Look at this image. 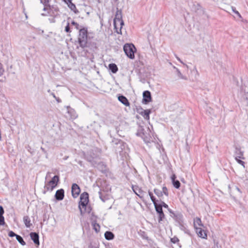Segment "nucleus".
Masks as SVG:
<instances>
[{"instance_id": "nucleus-30", "label": "nucleus", "mask_w": 248, "mask_h": 248, "mask_svg": "<svg viewBox=\"0 0 248 248\" xmlns=\"http://www.w3.org/2000/svg\"><path fill=\"white\" fill-rule=\"evenodd\" d=\"M51 0H40V2L42 3L44 6L48 5L49 7V10L51 9V6L49 4V2Z\"/></svg>"}, {"instance_id": "nucleus-3", "label": "nucleus", "mask_w": 248, "mask_h": 248, "mask_svg": "<svg viewBox=\"0 0 248 248\" xmlns=\"http://www.w3.org/2000/svg\"><path fill=\"white\" fill-rule=\"evenodd\" d=\"M124 51L129 58L131 59L135 58L134 54L136 51V48L132 44H125L124 46Z\"/></svg>"}, {"instance_id": "nucleus-18", "label": "nucleus", "mask_w": 248, "mask_h": 248, "mask_svg": "<svg viewBox=\"0 0 248 248\" xmlns=\"http://www.w3.org/2000/svg\"><path fill=\"white\" fill-rule=\"evenodd\" d=\"M132 189L134 193L138 196L140 198H141L142 195H141L143 191L137 186H132Z\"/></svg>"}, {"instance_id": "nucleus-42", "label": "nucleus", "mask_w": 248, "mask_h": 248, "mask_svg": "<svg viewBox=\"0 0 248 248\" xmlns=\"http://www.w3.org/2000/svg\"><path fill=\"white\" fill-rule=\"evenodd\" d=\"M8 235L10 237H14V236L16 237V235H17V234H16L14 232L11 231L9 232Z\"/></svg>"}, {"instance_id": "nucleus-19", "label": "nucleus", "mask_w": 248, "mask_h": 248, "mask_svg": "<svg viewBox=\"0 0 248 248\" xmlns=\"http://www.w3.org/2000/svg\"><path fill=\"white\" fill-rule=\"evenodd\" d=\"M171 180L172 182L173 186L174 187L178 189L180 186V183L178 180H175L176 176L174 174H173L171 177Z\"/></svg>"}, {"instance_id": "nucleus-28", "label": "nucleus", "mask_w": 248, "mask_h": 248, "mask_svg": "<svg viewBox=\"0 0 248 248\" xmlns=\"http://www.w3.org/2000/svg\"><path fill=\"white\" fill-rule=\"evenodd\" d=\"M16 239L21 245L25 246L26 245L25 242L21 236L19 235H16Z\"/></svg>"}, {"instance_id": "nucleus-21", "label": "nucleus", "mask_w": 248, "mask_h": 248, "mask_svg": "<svg viewBox=\"0 0 248 248\" xmlns=\"http://www.w3.org/2000/svg\"><path fill=\"white\" fill-rule=\"evenodd\" d=\"M235 159L237 158H242L243 155V153L242 152L240 148L236 147L235 150Z\"/></svg>"}, {"instance_id": "nucleus-29", "label": "nucleus", "mask_w": 248, "mask_h": 248, "mask_svg": "<svg viewBox=\"0 0 248 248\" xmlns=\"http://www.w3.org/2000/svg\"><path fill=\"white\" fill-rule=\"evenodd\" d=\"M154 191L155 194L159 198H161L163 195L162 191L158 189L155 188Z\"/></svg>"}, {"instance_id": "nucleus-52", "label": "nucleus", "mask_w": 248, "mask_h": 248, "mask_svg": "<svg viewBox=\"0 0 248 248\" xmlns=\"http://www.w3.org/2000/svg\"><path fill=\"white\" fill-rule=\"evenodd\" d=\"M65 3H67L70 0H62Z\"/></svg>"}, {"instance_id": "nucleus-35", "label": "nucleus", "mask_w": 248, "mask_h": 248, "mask_svg": "<svg viewBox=\"0 0 248 248\" xmlns=\"http://www.w3.org/2000/svg\"><path fill=\"white\" fill-rule=\"evenodd\" d=\"M89 248H99V245L96 243H91L89 246Z\"/></svg>"}, {"instance_id": "nucleus-44", "label": "nucleus", "mask_w": 248, "mask_h": 248, "mask_svg": "<svg viewBox=\"0 0 248 248\" xmlns=\"http://www.w3.org/2000/svg\"><path fill=\"white\" fill-rule=\"evenodd\" d=\"M99 198L100 199H101V200L103 202H105V201H106V199L103 198L102 196V193L101 191L99 192Z\"/></svg>"}, {"instance_id": "nucleus-46", "label": "nucleus", "mask_w": 248, "mask_h": 248, "mask_svg": "<svg viewBox=\"0 0 248 248\" xmlns=\"http://www.w3.org/2000/svg\"><path fill=\"white\" fill-rule=\"evenodd\" d=\"M171 241L172 243H175L176 242L178 241V239L176 237H174L171 239Z\"/></svg>"}, {"instance_id": "nucleus-54", "label": "nucleus", "mask_w": 248, "mask_h": 248, "mask_svg": "<svg viewBox=\"0 0 248 248\" xmlns=\"http://www.w3.org/2000/svg\"><path fill=\"white\" fill-rule=\"evenodd\" d=\"M137 135H140V133L139 132L137 134Z\"/></svg>"}, {"instance_id": "nucleus-57", "label": "nucleus", "mask_w": 248, "mask_h": 248, "mask_svg": "<svg viewBox=\"0 0 248 248\" xmlns=\"http://www.w3.org/2000/svg\"><path fill=\"white\" fill-rule=\"evenodd\" d=\"M143 129L142 128H140V130L142 131L143 130Z\"/></svg>"}, {"instance_id": "nucleus-37", "label": "nucleus", "mask_w": 248, "mask_h": 248, "mask_svg": "<svg viewBox=\"0 0 248 248\" xmlns=\"http://www.w3.org/2000/svg\"><path fill=\"white\" fill-rule=\"evenodd\" d=\"M231 9L233 13H234L235 14H236L240 18H241V16L240 14V13L236 10L235 8L234 7H232Z\"/></svg>"}, {"instance_id": "nucleus-51", "label": "nucleus", "mask_w": 248, "mask_h": 248, "mask_svg": "<svg viewBox=\"0 0 248 248\" xmlns=\"http://www.w3.org/2000/svg\"><path fill=\"white\" fill-rule=\"evenodd\" d=\"M56 100L58 102H60L61 101V100L59 98H56Z\"/></svg>"}, {"instance_id": "nucleus-23", "label": "nucleus", "mask_w": 248, "mask_h": 248, "mask_svg": "<svg viewBox=\"0 0 248 248\" xmlns=\"http://www.w3.org/2000/svg\"><path fill=\"white\" fill-rule=\"evenodd\" d=\"M104 235L106 239L108 240H112L114 237V234L110 231H107Z\"/></svg>"}, {"instance_id": "nucleus-27", "label": "nucleus", "mask_w": 248, "mask_h": 248, "mask_svg": "<svg viewBox=\"0 0 248 248\" xmlns=\"http://www.w3.org/2000/svg\"><path fill=\"white\" fill-rule=\"evenodd\" d=\"M150 112H151V111L149 109H146V110H144L142 115L145 119H146V120L149 119V118H150L149 114H150Z\"/></svg>"}, {"instance_id": "nucleus-22", "label": "nucleus", "mask_w": 248, "mask_h": 248, "mask_svg": "<svg viewBox=\"0 0 248 248\" xmlns=\"http://www.w3.org/2000/svg\"><path fill=\"white\" fill-rule=\"evenodd\" d=\"M23 221H24V223L25 226L27 228H30L31 226V225H32V224L31 223L30 218L28 216L24 217H23Z\"/></svg>"}, {"instance_id": "nucleus-1", "label": "nucleus", "mask_w": 248, "mask_h": 248, "mask_svg": "<svg viewBox=\"0 0 248 248\" xmlns=\"http://www.w3.org/2000/svg\"><path fill=\"white\" fill-rule=\"evenodd\" d=\"M78 43L79 46L82 48L90 47V45L88 43L87 28L83 27L82 29H80L78 36Z\"/></svg>"}, {"instance_id": "nucleus-36", "label": "nucleus", "mask_w": 248, "mask_h": 248, "mask_svg": "<svg viewBox=\"0 0 248 248\" xmlns=\"http://www.w3.org/2000/svg\"><path fill=\"white\" fill-rule=\"evenodd\" d=\"M64 31L66 32H71V30H70V23L69 22H67V25L66 26V27H65V30Z\"/></svg>"}, {"instance_id": "nucleus-45", "label": "nucleus", "mask_w": 248, "mask_h": 248, "mask_svg": "<svg viewBox=\"0 0 248 248\" xmlns=\"http://www.w3.org/2000/svg\"><path fill=\"white\" fill-rule=\"evenodd\" d=\"M3 71L4 70L2 68V65L0 63V76L2 75Z\"/></svg>"}, {"instance_id": "nucleus-38", "label": "nucleus", "mask_w": 248, "mask_h": 248, "mask_svg": "<svg viewBox=\"0 0 248 248\" xmlns=\"http://www.w3.org/2000/svg\"><path fill=\"white\" fill-rule=\"evenodd\" d=\"M157 205H160L161 206V208H162V207H164L165 208H169L168 205L163 201H161L160 203H157Z\"/></svg>"}, {"instance_id": "nucleus-7", "label": "nucleus", "mask_w": 248, "mask_h": 248, "mask_svg": "<svg viewBox=\"0 0 248 248\" xmlns=\"http://www.w3.org/2000/svg\"><path fill=\"white\" fill-rule=\"evenodd\" d=\"M155 208L156 212L158 214V222L161 223L165 218V215L160 205L155 204Z\"/></svg>"}, {"instance_id": "nucleus-11", "label": "nucleus", "mask_w": 248, "mask_h": 248, "mask_svg": "<svg viewBox=\"0 0 248 248\" xmlns=\"http://www.w3.org/2000/svg\"><path fill=\"white\" fill-rule=\"evenodd\" d=\"M30 237L31 238V239L33 241L35 245H39L40 242H39V234L37 232H31L30 234Z\"/></svg>"}, {"instance_id": "nucleus-43", "label": "nucleus", "mask_w": 248, "mask_h": 248, "mask_svg": "<svg viewBox=\"0 0 248 248\" xmlns=\"http://www.w3.org/2000/svg\"><path fill=\"white\" fill-rule=\"evenodd\" d=\"M4 210L1 205H0V216H3Z\"/></svg>"}, {"instance_id": "nucleus-39", "label": "nucleus", "mask_w": 248, "mask_h": 248, "mask_svg": "<svg viewBox=\"0 0 248 248\" xmlns=\"http://www.w3.org/2000/svg\"><path fill=\"white\" fill-rule=\"evenodd\" d=\"M4 224L5 221L3 216H0V225H4Z\"/></svg>"}, {"instance_id": "nucleus-2", "label": "nucleus", "mask_w": 248, "mask_h": 248, "mask_svg": "<svg viewBox=\"0 0 248 248\" xmlns=\"http://www.w3.org/2000/svg\"><path fill=\"white\" fill-rule=\"evenodd\" d=\"M89 202V194L87 192H84L82 193L80 196V201L78 204V208L80 210V214L83 215L84 212L82 208H85L86 210V206Z\"/></svg>"}, {"instance_id": "nucleus-17", "label": "nucleus", "mask_w": 248, "mask_h": 248, "mask_svg": "<svg viewBox=\"0 0 248 248\" xmlns=\"http://www.w3.org/2000/svg\"><path fill=\"white\" fill-rule=\"evenodd\" d=\"M66 4L71 11H73L76 14L78 13V11L77 9L75 4L73 3L71 0L68 1Z\"/></svg>"}, {"instance_id": "nucleus-13", "label": "nucleus", "mask_w": 248, "mask_h": 248, "mask_svg": "<svg viewBox=\"0 0 248 248\" xmlns=\"http://www.w3.org/2000/svg\"><path fill=\"white\" fill-rule=\"evenodd\" d=\"M67 112L69 114L70 118L75 119L78 117V115L75 110L70 106H66Z\"/></svg>"}, {"instance_id": "nucleus-16", "label": "nucleus", "mask_w": 248, "mask_h": 248, "mask_svg": "<svg viewBox=\"0 0 248 248\" xmlns=\"http://www.w3.org/2000/svg\"><path fill=\"white\" fill-rule=\"evenodd\" d=\"M53 9H54V10L55 11H58V8L54 7L53 6H51V10H49V7H48V5L44 6V8L43 9V10L45 11H47V14L42 13L41 14V15L43 16H47V15H51V12Z\"/></svg>"}, {"instance_id": "nucleus-34", "label": "nucleus", "mask_w": 248, "mask_h": 248, "mask_svg": "<svg viewBox=\"0 0 248 248\" xmlns=\"http://www.w3.org/2000/svg\"><path fill=\"white\" fill-rule=\"evenodd\" d=\"M71 24L73 25H74L75 26V28L77 29V30H80V29H82V28H81V26H80L79 25V24L78 23H77V22H76L75 21H72L71 22Z\"/></svg>"}, {"instance_id": "nucleus-41", "label": "nucleus", "mask_w": 248, "mask_h": 248, "mask_svg": "<svg viewBox=\"0 0 248 248\" xmlns=\"http://www.w3.org/2000/svg\"><path fill=\"white\" fill-rule=\"evenodd\" d=\"M122 26H120V28H117L116 27V29H115L114 28V29H115L116 30V32L118 33V34H122V31H121V29H122Z\"/></svg>"}, {"instance_id": "nucleus-33", "label": "nucleus", "mask_w": 248, "mask_h": 248, "mask_svg": "<svg viewBox=\"0 0 248 248\" xmlns=\"http://www.w3.org/2000/svg\"><path fill=\"white\" fill-rule=\"evenodd\" d=\"M93 229L95 230L96 232H98L99 231L100 226L98 224L96 223H93Z\"/></svg>"}, {"instance_id": "nucleus-10", "label": "nucleus", "mask_w": 248, "mask_h": 248, "mask_svg": "<svg viewBox=\"0 0 248 248\" xmlns=\"http://www.w3.org/2000/svg\"><path fill=\"white\" fill-rule=\"evenodd\" d=\"M192 10L200 15H203L204 13L203 9L197 3L193 4Z\"/></svg>"}, {"instance_id": "nucleus-20", "label": "nucleus", "mask_w": 248, "mask_h": 248, "mask_svg": "<svg viewBox=\"0 0 248 248\" xmlns=\"http://www.w3.org/2000/svg\"><path fill=\"white\" fill-rule=\"evenodd\" d=\"M108 68L113 74L116 73L118 70V68L116 64L113 63L109 64Z\"/></svg>"}, {"instance_id": "nucleus-5", "label": "nucleus", "mask_w": 248, "mask_h": 248, "mask_svg": "<svg viewBox=\"0 0 248 248\" xmlns=\"http://www.w3.org/2000/svg\"><path fill=\"white\" fill-rule=\"evenodd\" d=\"M117 23H120V25L121 26H123L124 25V22L122 19V11L118 10V8L113 22L114 26L115 29H116V24Z\"/></svg>"}, {"instance_id": "nucleus-53", "label": "nucleus", "mask_w": 248, "mask_h": 248, "mask_svg": "<svg viewBox=\"0 0 248 248\" xmlns=\"http://www.w3.org/2000/svg\"><path fill=\"white\" fill-rule=\"evenodd\" d=\"M179 219L181 220V219L182 218V215H179Z\"/></svg>"}, {"instance_id": "nucleus-32", "label": "nucleus", "mask_w": 248, "mask_h": 248, "mask_svg": "<svg viewBox=\"0 0 248 248\" xmlns=\"http://www.w3.org/2000/svg\"><path fill=\"white\" fill-rule=\"evenodd\" d=\"M162 194L163 195L164 194L166 197H168L169 193L168 191V189L166 186H163L162 187Z\"/></svg>"}, {"instance_id": "nucleus-56", "label": "nucleus", "mask_w": 248, "mask_h": 248, "mask_svg": "<svg viewBox=\"0 0 248 248\" xmlns=\"http://www.w3.org/2000/svg\"><path fill=\"white\" fill-rule=\"evenodd\" d=\"M247 107H248V101L247 102Z\"/></svg>"}, {"instance_id": "nucleus-24", "label": "nucleus", "mask_w": 248, "mask_h": 248, "mask_svg": "<svg viewBox=\"0 0 248 248\" xmlns=\"http://www.w3.org/2000/svg\"><path fill=\"white\" fill-rule=\"evenodd\" d=\"M194 225L195 229L196 228H198L197 226H203V224L202 223V221L200 218L196 217L195 218L194 220Z\"/></svg>"}, {"instance_id": "nucleus-12", "label": "nucleus", "mask_w": 248, "mask_h": 248, "mask_svg": "<svg viewBox=\"0 0 248 248\" xmlns=\"http://www.w3.org/2000/svg\"><path fill=\"white\" fill-rule=\"evenodd\" d=\"M64 196V191L63 189H60L56 191L55 195V199L58 201L63 200Z\"/></svg>"}, {"instance_id": "nucleus-31", "label": "nucleus", "mask_w": 248, "mask_h": 248, "mask_svg": "<svg viewBox=\"0 0 248 248\" xmlns=\"http://www.w3.org/2000/svg\"><path fill=\"white\" fill-rule=\"evenodd\" d=\"M148 194H149V195L150 196V198H151V200L152 202H153V203H154V205H155V204H157V203H156V200H155V197L154 196V195H153V193H152L151 191H148Z\"/></svg>"}, {"instance_id": "nucleus-15", "label": "nucleus", "mask_w": 248, "mask_h": 248, "mask_svg": "<svg viewBox=\"0 0 248 248\" xmlns=\"http://www.w3.org/2000/svg\"><path fill=\"white\" fill-rule=\"evenodd\" d=\"M118 100L125 106H129L130 103L126 97L123 95L118 96Z\"/></svg>"}, {"instance_id": "nucleus-47", "label": "nucleus", "mask_w": 248, "mask_h": 248, "mask_svg": "<svg viewBox=\"0 0 248 248\" xmlns=\"http://www.w3.org/2000/svg\"><path fill=\"white\" fill-rule=\"evenodd\" d=\"M236 160H237V162L238 163H239L240 164H241L242 165H244V161H242L240 159H238V158H237V159H236Z\"/></svg>"}, {"instance_id": "nucleus-6", "label": "nucleus", "mask_w": 248, "mask_h": 248, "mask_svg": "<svg viewBox=\"0 0 248 248\" xmlns=\"http://www.w3.org/2000/svg\"><path fill=\"white\" fill-rule=\"evenodd\" d=\"M99 156V153L96 149H92L89 151L85 155L86 159L89 162H92L93 160Z\"/></svg>"}, {"instance_id": "nucleus-49", "label": "nucleus", "mask_w": 248, "mask_h": 248, "mask_svg": "<svg viewBox=\"0 0 248 248\" xmlns=\"http://www.w3.org/2000/svg\"><path fill=\"white\" fill-rule=\"evenodd\" d=\"M176 58L180 62H181L182 63H183V62L180 60V59L179 57H176Z\"/></svg>"}, {"instance_id": "nucleus-48", "label": "nucleus", "mask_w": 248, "mask_h": 248, "mask_svg": "<svg viewBox=\"0 0 248 248\" xmlns=\"http://www.w3.org/2000/svg\"><path fill=\"white\" fill-rule=\"evenodd\" d=\"M92 49H93V50L96 49V44L95 43H93V45L92 46Z\"/></svg>"}, {"instance_id": "nucleus-58", "label": "nucleus", "mask_w": 248, "mask_h": 248, "mask_svg": "<svg viewBox=\"0 0 248 248\" xmlns=\"http://www.w3.org/2000/svg\"><path fill=\"white\" fill-rule=\"evenodd\" d=\"M41 149H42V150H44V149H43L42 147H41Z\"/></svg>"}, {"instance_id": "nucleus-55", "label": "nucleus", "mask_w": 248, "mask_h": 248, "mask_svg": "<svg viewBox=\"0 0 248 248\" xmlns=\"http://www.w3.org/2000/svg\"><path fill=\"white\" fill-rule=\"evenodd\" d=\"M50 92V90H48V92H49V93Z\"/></svg>"}, {"instance_id": "nucleus-50", "label": "nucleus", "mask_w": 248, "mask_h": 248, "mask_svg": "<svg viewBox=\"0 0 248 248\" xmlns=\"http://www.w3.org/2000/svg\"><path fill=\"white\" fill-rule=\"evenodd\" d=\"M51 94L52 95V96H53L54 98H55V99H56V98H57V97H56V96H55V94H54V93H51Z\"/></svg>"}, {"instance_id": "nucleus-9", "label": "nucleus", "mask_w": 248, "mask_h": 248, "mask_svg": "<svg viewBox=\"0 0 248 248\" xmlns=\"http://www.w3.org/2000/svg\"><path fill=\"white\" fill-rule=\"evenodd\" d=\"M152 97L151 93L148 91H145L143 93L142 103L147 104L151 101Z\"/></svg>"}, {"instance_id": "nucleus-4", "label": "nucleus", "mask_w": 248, "mask_h": 248, "mask_svg": "<svg viewBox=\"0 0 248 248\" xmlns=\"http://www.w3.org/2000/svg\"><path fill=\"white\" fill-rule=\"evenodd\" d=\"M59 181V177L58 175H55L50 181L46 183L44 188L47 191H52L57 186Z\"/></svg>"}, {"instance_id": "nucleus-8", "label": "nucleus", "mask_w": 248, "mask_h": 248, "mask_svg": "<svg viewBox=\"0 0 248 248\" xmlns=\"http://www.w3.org/2000/svg\"><path fill=\"white\" fill-rule=\"evenodd\" d=\"M71 192L73 198H76L78 197L80 192V189L79 186L75 183L73 184L71 187Z\"/></svg>"}, {"instance_id": "nucleus-25", "label": "nucleus", "mask_w": 248, "mask_h": 248, "mask_svg": "<svg viewBox=\"0 0 248 248\" xmlns=\"http://www.w3.org/2000/svg\"><path fill=\"white\" fill-rule=\"evenodd\" d=\"M174 68L176 70V74L177 75V76L181 79H184V80H186L187 79V77L185 76H184L182 74V73H181V72L180 71V70L177 68L176 67H175V66L174 67Z\"/></svg>"}, {"instance_id": "nucleus-40", "label": "nucleus", "mask_w": 248, "mask_h": 248, "mask_svg": "<svg viewBox=\"0 0 248 248\" xmlns=\"http://www.w3.org/2000/svg\"><path fill=\"white\" fill-rule=\"evenodd\" d=\"M84 209V210H83V212H84V214L85 213V212H87L88 213H90L91 211V208L90 206H87V205L86 206V210H85V208H83Z\"/></svg>"}, {"instance_id": "nucleus-26", "label": "nucleus", "mask_w": 248, "mask_h": 248, "mask_svg": "<svg viewBox=\"0 0 248 248\" xmlns=\"http://www.w3.org/2000/svg\"><path fill=\"white\" fill-rule=\"evenodd\" d=\"M139 235L143 239L149 240V237L146 232L144 231H142L140 230V231L138 232Z\"/></svg>"}, {"instance_id": "nucleus-14", "label": "nucleus", "mask_w": 248, "mask_h": 248, "mask_svg": "<svg viewBox=\"0 0 248 248\" xmlns=\"http://www.w3.org/2000/svg\"><path fill=\"white\" fill-rule=\"evenodd\" d=\"M196 232L198 235L202 238H206L207 234L205 231L201 228H196Z\"/></svg>"}]
</instances>
